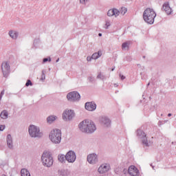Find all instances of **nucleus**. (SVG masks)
I'll list each match as a JSON object with an SVG mask.
<instances>
[{"label":"nucleus","instance_id":"nucleus-1","mask_svg":"<svg viewBox=\"0 0 176 176\" xmlns=\"http://www.w3.org/2000/svg\"><path fill=\"white\" fill-rule=\"evenodd\" d=\"M78 129L81 133H85V134H93L97 130L96 124L90 120H85L80 122L78 124Z\"/></svg>","mask_w":176,"mask_h":176},{"label":"nucleus","instance_id":"nucleus-2","mask_svg":"<svg viewBox=\"0 0 176 176\" xmlns=\"http://www.w3.org/2000/svg\"><path fill=\"white\" fill-rule=\"evenodd\" d=\"M155 17L156 12L152 8H146L143 13V19L148 24H153L155 23Z\"/></svg>","mask_w":176,"mask_h":176},{"label":"nucleus","instance_id":"nucleus-3","mask_svg":"<svg viewBox=\"0 0 176 176\" xmlns=\"http://www.w3.org/2000/svg\"><path fill=\"white\" fill-rule=\"evenodd\" d=\"M29 135L32 138H41L43 137V133L41 131V128L36 125H30L28 127Z\"/></svg>","mask_w":176,"mask_h":176},{"label":"nucleus","instance_id":"nucleus-4","mask_svg":"<svg viewBox=\"0 0 176 176\" xmlns=\"http://www.w3.org/2000/svg\"><path fill=\"white\" fill-rule=\"evenodd\" d=\"M50 140L53 144H60L61 142V130L53 129L50 133Z\"/></svg>","mask_w":176,"mask_h":176},{"label":"nucleus","instance_id":"nucleus-5","mask_svg":"<svg viewBox=\"0 0 176 176\" xmlns=\"http://www.w3.org/2000/svg\"><path fill=\"white\" fill-rule=\"evenodd\" d=\"M137 135L138 138L141 140L142 144L144 146H151V145H152V142H151V140L148 141L146 134L144 132H143L142 130L138 129Z\"/></svg>","mask_w":176,"mask_h":176},{"label":"nucleus","instance_id":"nucleus-6","mask_svg":"<svg viewBox=\"0 0 176 176\" xmlns=\"http://www.w3.org/2000/svg\"><path fill=\"white\" fill-rule=\"evenodd\" d=\"M67 99L69 102H78L80 100V94L78 91H72L67 94Z\"/></svg>","mask_w":176,"mask_h":176},{"label":"nucleus","instance_id":"nucleus-7","mask_svg":"<svg viewBox=\"0 0 176 176\" xmlns=\"http://www.w3.org/2000/svg\"><path fill=\"white\" fill-rule=\"evenodd\" d=\"M62 118L65 122H70V120H72L75 118V111L71 109H66L63 111Z\"/></svg>","mask_w":176,"mask_h":176},{"label":"nucleus","instance_id":"nucleus-8","mask_svg":"<svg viewBox=\"0 0 176 176\" xmlns=\"http://www.w3.org/2000/svg\"><path fill=\"white\" fill-rule=\"evenodd\" d=\"M41 162L45 167H52L53 166V157L50 155H43Z\"/></svg>","mask_w":176,"mask_h":176},{"label":"nucleus","instance_id":"nucleus-9","mask_svg":"<svg viewBox=\"0 0 176 176\" xmlns=\"http://www.w3.org/2000/svg\"><path fill=\"white\" fill-rule=\"evenodd\" d=\"M1 71L4 78H8L10 74V64L8 61H3L1 63Z\"/></svg>","mask_w":176,"mask_h":176},{"label":"nucleus","instance_id":"nucleus-10","mask_svg":"<svg viewBox=\"0 0 176 176\" xmlns=\"http://www.w3.org/2000/svg\"><path fill=\"white\" fill-rule=\"evenodd\" d=\"M128 173L130 175H132V176L140 175V170H138V168H137V167H135V166L134 165L129 166L128 169Z\"/></svg>","mask_w":176,"mask_h":176},{"label":"nucleus","instance_id":"nucleus-11","mask_svg":"<svg viewBox=\"0 0 176 176\" xmlns=\"http://www.w3.org/2000/svg\"><path fill=\"white\" fill-rule=\"evenodd\" d=\"M100 122L104 127H111V120L107 116H102L100 119Z\"/></svg>","mask_w":176,"mask_h":176},{"label":"nucleus","instance_id":"nucleus-12","mask_svg":"<svg viewBox=\"0 0 176 176\" xmlns=\"http://www.w3.org/2000/svg\"><path fill=\"white\" fill-rule=\"evenodd\" d=\"M87 162L89 164H96L98 162V155H88Z\"/></svg>","mask_w":176,"mask_h":176},{"label":"nucleus","instance_id":"nucleus-13","mask_svg":"<svg viewBox=\"0 0 176 176\" xmlns=\"http://www.w3.org/2000/svg\"><path fill=\"white\" fill-rule=\"evenodd\" d=\"M109 168H111L109 164H103L98 168V171L100 174H104L105 173H108V171H109Z\"/></svg>","mask_w":176,"mask_h":176},{"label":"nucleus","instance_id":"nucleus-14","mask_svg":"<svg viewBox=\"0 0 176 176\" xmlns=\"http://www.w3.org/2000/svg\"><path fill=\"white\" fill-rule=\"evenodd\" d=\"M85 107L87 111H96V109H97V104H96L94 102H87L85 103Z\"/></svg>","mask_w":176,"mask_h":176},{"label":"nucleus","instance_id":"nucleus-15","mask_svg":"<svg viewBox=\"0 0 176 176\" xmlns=\"http://www.w3.org/2000/svg\"><path fill=\"white\" fill-rule=\"evenodd\" d=\"M120 14V12H119L118 10L116 8L109 10L107 12V16L109 17H112L113 16H115V17H118V16H119Z\"/></svg>","mask_w":176,"mask_h":176},{"label":"nucleus","instance_id":"nucleus-16","mask_svg":"<svg viewBox=\"0 0 176 176\" xmlns=\"http://www.w3.org/2000/svg\"><path fill=\"white\" fill-rule=\"evenodd\" d=\"M162 10L165 12L166 14H171V13H173V10L170 7V4H168V3H164Z\"/></svg>","mask_w":176,"mask_h":176},{"label":"nucleus","instance_id":"nucleus-17","mask_svg":"<svg viewBox=\"0 0 176 176\" xmlns=\"http://www.w3.org/2000/svg\"><path fill=\"white\" fill-rule=\"evenodd\" d=\"M7 145L10 149H13V138L12 135L8 134L6 138Z\"/></svg>","mask_w":176,"mask_h":176},{"label":"nucleus","instance_id":"nucleus-18","mask_svg":"<svg viewBox=\"0 0 176 176\" xmlns=\"http://www.w3.org/2000/svg\"><path fill=\"white\" fill-rule=\"evenodd\" d=\"M65 160L69 163H74L76 160V155H65Z\"/></svg>","mask_w":176,"mask_h":176},{"label":"nucleus","instance_id":"nucleus-19","mask_svg":"<svg viewBox=\"0 0 176 176\" xmlns=\"http://www.w3.org/2000/svg\"><path fill=\"white\" fill-rule=\"evenodd\" d=\"M102 56V51L99 50L98 52H95L92 54L91 58L92 60H97L98 58H100Z\"/></svg>","mask_w":176,"mask_h":176},{"label":"nucleus","instance_id":"nucleus-20","mask_svg":"<svg viewBox=\"0 0 176 176\" xmlns=\"http://www.w3.org/2000/svg\"><path fill=\"white\" fill-rule=\"evenodd\" d=\"M8 35L12 38V39H17V36H19V32L14 31V30H10L8 32Z\"/></svg>","mask_w":176,"mask_h":176},{"label":"nucleus","instance_id":"nucleus-21","mask_svg":"<svg viewBox=\"0 0 176 176\" xmlns=\"http://www.w3.org/2000/svg\"><path fill=\"white\" fill-rule=\"evenodd\" d=\"M57 119V116H50L47 118V122L50 124H52L53 122H54Z\"/></svg>","mask_w":176,"mask_h":176},{"label":"nucleus","instance_id":"nucleus-22","mask_svg":"<svg viewBox=\"0 0 176 176\" xmlns=\"http://www.w3.org/2000/svg\"><path fill=\"white\" fill-rule=\"evenodd\" d=\"M58 175L68 176V169H60L58 170Z\"/></svg>","mask_w":176,"mask_h":176},{"label":"nucleus","instance_id":"nucleus-23","mask_svg":"<svg viewBox=\"0 0 176 176\" xmlns=\"http://www.w3.org/2000/svg\"><path fill=\"white\" fill-rule=\"evenodd\" d=\"M21 176H31V173H30V171L25 168H23L21 170Z\"/></svg>","mask_w":176,"mask_h":176},{"label":"nucleus","instance_id":"nucleus-24","mask_svg":"<svg viewBox=\"0 0 176 176\" xmlns=\"http://www.w3.org/2000/svg\"><path fill=\"white\" fill-rule=\"evenodd\" d=\"M8 116H9L8 111L3 110V111H1L0 114V117L1 118V119H8Z\"/></svg>","mask_w":176,"mask_h":176},{"label":"nucleus","instance_id":"nucleus-25","mask_svg":"<svg viewBox=\"0 0 176 176\" xmlns=\"http://www.w3.org/2000/svg\"><path fill=\"white\" fill-rule=\"evenodd\" d=\"M58 160L60 162V163H65V155H60L58 156Z\"/></svg>","mask_w":176,"mask_h":176},{"label":"nucleus","instance_id":"nucleus-26","mask_svg":"<svg viewBox=\"0 0 176 176\" xmlns=\"http://www.w3.org/2000/svg\"><path fill=\"white\" fill-rule=\"evenodd\" d=\"M96 78H97V79H100V80H105V79H106L104 75L102 74V73H101V72L98 73Z\"/></svg>","mask_w":176,"mask_h":176},{"label":"nucleus","instance_id":"nucleus-27","mask_svg":"<svg viewBox=\"0 0 176 176\" xmlns=\"http://www.w3.org/2000/svg\"><path fill=\"white\" fill-rule=\"evenodd\" d=\"M120 12V14H122V16H124V14H126V13H127V8L122 7L121 8V10Z\"/></svg>","mask_w":176,"mask_h":176},{"label":"nucleus","instance_id":"nucleus-28","mask_svg":"<svg viewBox=\"0 0 176 176\" xmlns=\"http://www.w3.org/2000/svg\"><path fill=\"white\" fill-rule=\"evenodd\" d=\"M122 48L123 50H127V49H129V44H127V43H122Z\"/></svg>","mask_w":176,"mask_h":176},{"label":"nucleus","instance_id":"nucleus-29","mask_svg":"<svg viewBox=\"0 0 176 176\" xmlns=\"http://www.w3.org/2000/svg\"><path fill=\"white\" fill-rule=\"evenodd\" d=\"M45 72H46L45 70L42 71V74H41L40 80H45V79H46V76L45 75Z\"/></svg>","mask_w":176,"mask_h":176},{"label":"nucleus","instance_id":"nucleus-30","mask_svg":"<svg viewBox=\"0 0 176 176\" xmlns=\"http://www.w3.org/2000/svg\"><path fill=\"white\" fill-rule=\"evenodd\" d=\"M111 26V21H106V23H105V27L104 28L106 30H108V28Z\"/></svg>","mask_w":176,"mask_h":176},{"label":"nucleus","instance_id":"nucleus-31","mask_svg":"<svg viewBox=\"0 0 176 176\" xmlns=\"http://www.w3.org/2000/svg\"><path fill=\"white\" fill-rule=\"evenodd\" d=\"M52 151L50 150H45L43 155H52Z\"/></svg>","mask_w":176,"mask_h":176},{"label":"nucleus","instance_id":"nucleus-32","mask_svg":"<svg viewBox=\"0 0 176 176\" xmlns=\"http://www.w3.org/2000/svg\"><path fill=\"white\" fill-rule=\"evenodd\" d=\"M25 86L28 87V86H32V82H31V80H28Z\"/></svg>","mask_w":176,"mask_h":176},{"label":"nucleus","instance_id":"nucleus-33","mask_svg":"<svg viewBox=\"0 0 176 176\" xmlns=\"http://www.w3.org/2000/svg\"><path fill=\"white\" fill-rule=\"evenodd\" d=\"M66 155H76V153L72 150H70L66 153Z\"/></svg>","mask_w":176,"mask_h":176},{"label":"nucleus","instance_id":"nucleus-34","mask_svg":"<svg viewBox=\"0 0 176 176\" xmlns=\"http://www.w3.org/2000/svg\"><path fill=\"white\" fill-rule=\"evenodd\" d=\"M47 61H49L50 63V61H52V58H43V63H47Z\"/></svg>","mask_w":176,"mask_h":176},{"label":"nucleus","instance_id":"nucleus-35","mask_svg":"<svg viewBox=\"0 0 176 176\" xmlns=\"http://www.w3.org/2000/svg\"><path fill=\"white\" fill-rule=\"evenodd\" d=\"M89 2V0H80V3L85 5L86 3Z\"/></svg>","mask_w":176,"mask_h":176},{"label":"nucleus","instance_id":"nucleus-36","mask_svg":"<svg viewBox=\"0 0 176 176\" xmlns=\"http://www.w3.org/2000/svg\"><path fill=\"white\" fill-rule=\"evenodd\" d=\"M3 94H5V89H3L0 94V100H2V97H3Z\"/></svg>","mask_w":176,"mask_h":176},{"label":"nucleus","instance_id":"nucleus-37","mask_svg":"<svg viewBox=\"0 0 176 176\" xmlns=\"http://www.w3.org/2000/svg\"><path fill=\"white\" fill-rule=\"evenodd\" d=\"M88 80H89V82H94V77H93V76H89V77L88 78Z\"/></svg>","mask_w":176,"mask_h":176},{"label":"nucleus","instance_id":"nucleus-38","mask_svg":"<svg viewBox=\"0 0 176 176\" xmlns=\"http://www.w3.org/2000/svg\"><path fill=\"white\" fill-rule=\"evenodd\" d=\"M5 125H0V131H3L5 130Z\"/></svg>","mask_w":176,"mask_h":176},{"label":"nucleus","instance_id":"nucleus-39","mask_svg":"<svg viewBox=\"0 0 176 176\" xmlns=\"http://www.w3.org/2000/svg\"><path fill=\"white\" fill-rule=\"evenodd\" d=\"M120 78H121L122 80H124L126 79V77L121 74H120Z\"/></svg>","mask_w":176,"mask_h":176},{"label":"nucleus","instance_id":"nucleus-40","mask_svg":"<svg viewBox=\"0 0 176 176\" xmlns=\"http://www.w3.org/2000/svg\"><path fill=\"white\" fill-rule=\"evenodd\" d=\"M91 60H93V58H91V56L87 57V61H91Z\"/></svg>","mask_w":176,"mask_h":176},{"label":"nucleus","instance_id":"nucleus-41","mask_svg":"<svg viewBox=\"0 0 176 176\" xmlns=\"http://www.w3.org/2000/svg\"><path fill=\"white\" fill-rule=\"evenodd\" d=\"M98 36H102V34L99 33V34H98Z\"/></svg>","mask_w":176,"mask_h":176},{"label":"nucleus","instance_id":"nucleus-42","mask_svg":"<svg viewBox=\"0 0 176 176\" xmlns=\"http://www.w3.org/2000/svg\"><path fill=\"white\" fill-rule=\"evenodd\" d=\"M172 115H173V114H171V113H168V118H170V116H172Z\"/></svg>","mask_w":176,"mask_h":176},{"label":"nucleus","instance_id":"nucleus-43","mask_svg":"<svg viewBox=\"0 0 176 176\" xmlns=\"http://www.w3.org/2000/svg\"><path fill=\"white\" fill-rule=\"evenodd\" d=\"M58 61H60V59H59V58H58V59L56 60V63H58Z\"/></svg>","mask_w":176,"mask_h":176},{"label":"nucleus","instance_id":"nucleus-44","mask_svg":"<svg viewBox=\"0 0 176 176\" xmlns=\"http://www.w3.org/2000/svg\"><path fill=\"white\" fill-rule=\"evenodd\" d=\"M151 85V82H148V84H147V86H149Z\"/></svg>","mask_w":176,"mask_h":176},{"label":"nucleus","instance_id":"nucleus-45","mask_svg":"<svg viewBox=\"0 0 176 176\" xmlns=\"http://www.w3.org/2000/svg\"><path fill=\"white\" fill-rule=\"evenodd\" d=\"M111 71H115V68H113V69H111Z\"/></svg>","mask_w":176,"mask_h":176},{"label":"nucleus","instance_id":"nucleus-46","mask_svg":"<svg viewBox=\"0 0 176 176\" xmlns=\"http://www.w3.org/2000/svg\"><path fill=\"white\" fill-rule=\"evenodd\" d=\"M151 167H153V168H154L155 166H152V165H151Z\"/></svg>","mask_w":176,"mask_h":176}]
</instances>
